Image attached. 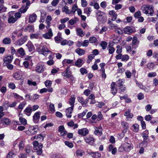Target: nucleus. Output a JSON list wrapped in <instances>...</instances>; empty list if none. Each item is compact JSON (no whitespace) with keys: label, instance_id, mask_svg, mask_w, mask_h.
<instances>
[{"label":"nucleus","instance_id":"052dcab7","mask_svg":"<svg viewBox=\"0 0 158 158\" xmlns=\"http://www.w3.org/2000/svg\"><path fill=\"white\" fill-rule=\"evenodd\" d=\"M47 91H49V90L47 88H43L40 90V93L42 94L46 92Z\"/></svg>","mask_w":158,"mask_h":158},{"label":"nucleus","instance_id":"ddd939ff","mask_svg":"<svg viewBox=\"0 0 158 158\" xmlns=\"http://www.w3.org/2000/svg\"><path fill=\"white\" fill-rule=\"evenodd\" d=\"M41 49L43 52L42 54L45 56H46L48 53L49 52V50L46 46H42Z\"/></svg>","mask_w":158,"mask_h":158},{"label":"nucleus","instance_id":"e433bc0d","mask_svg":"<svg viewBox=\"0 0 158 158\" xmlns=\"http://www.w3.org/2000/svg\"><path fill=\"white\" fill-rule=\"evenodd\" d=\"M107 44L105 41H102L100 44V45L102 47L103 49H105L106 48Z\"/></svg>","mask_w":158,"mask_h":158},{"label":"nucleus","instance_id":"bf43d9fd","mask_svg":"<svg viewBox=\"0 0 158 158\" xmlns=\"http://www.w3.org/2000/svg\"><path fill=\"white\" fill-rule=\"evenodd\" d=\"M25 104L26 103L25 102H23L22 103H21L18 106V108L19 109H22L25 106Z\"/></svg>","mask_w":158,"mask_h":158},{"label":"nucleus","instance_id":"9d476101","mask_svg":"<svg viewBox=\"0 0 158 158\" xmlns=\"http://www.w3.org/2000/svg\"><path fill=\"white\" fill-rule=\"evenodd\" d=\"M73 106H71L66 110V115L67 117L68 118H71V117L72 115L71 114L72 113V111L73 109Z\"/></svg>","mask_w":158,"mask_h":158},{"label":"nucleus","instance_id":"f3484780","mask_svg":"<svg viewBox=\"0 0 158 158\" xmlns=\"http://www.w3.org/2000/svg\"><path fill=\"white\" fill-rule=\"evenodd\" d=\"M124 31L125 33L129 34L132 33L133 30L130 27H127L124 29Z\"/></svg>","mask_w":158,"mask_h":158},{"label":"nucleus","instance_id":"4d7b16f0","mask_svg":"<svg viewBox=\"0 0 158 158\" xmlns=\"http://www.w3.org/2000/svg\"><path fill=\"white\" fill-rule=\"evenodd\" d=\"M129 57L127 55H124L122 56V60L123 61H127L129 59Z\"/></svg>","mask_w":158,"mask_h":158},{"label":"nucleus","instance_id":"4468645a","mask_svg":"<svg viewBox=\"0 0 158 158\" xmlns=\"http://www.w3.org/2000/svg\"><path fill=\"white\" fill-rule=\"evenodd\" d=\"M115 83L112 82L111 84V91L112 93L114 95H115L117 92V89L115 87Z\"/></svg>","mask_w":158,"mask_h":158},{"label":"nucleus","instance_id":"13d9d810","mask_svg":"<svg viewBox=\"0 0 158 158\" xmlns=\"http://www.w3.org/2000/svg\"><path fill=\"white\" fill-rule=\"evenodd\" d=\"M50 111H51L52 113H53L55 112V110L54 104H50Z\"/></svg>","mask_w":158,"mask_h":158},{"label":"nucleus","instance_id":"37998d69","mask_svg":"<svg viewBox=\"0 0 158 158\" xmlns=\"http://www.w3.org/2000/svg\"><path fill=\"white\" fill-rule=\"evenodd\" d=\"M109 52L110 54H112L115 51V49L112 47H109L108 48Z\"/></svg>","mask_w":158,"mask_h":158},{"label":"nucleus","instance_id":"a878e982","mask_svg":"<svg viewBox=\"0 0 158 158\" xmlns=\"http://www.w3.org/2000/svg\"><path fill=\"white\" fill-rule=\"evenodd\" d=\"M78 7L77 6L76 4H74L72 6L71 10L70 11V14L73 13L74 14L76 11Z\"/></svg>","mask_w":158,"mask_h":158},{"label":"nucleus","instance_id":"9b49d317","mask_svg":"<svg viewBox=\"0 0 158 158\" xmlns=\"http://www.w3.org/2000/svg\"><path fill=\"white\" fill-rule=\"evenodd\" d=\"M123 146V148H124V150L127 152L129 151L131 148V145L130 143H125Z\"/></svg>","mask_w":158,"mask_h":158},{"label":"nucleus","instance_id":"aec40b11","mask_svg":"<svg viewBox=\"0 0 158 158\" xmlns=\"http://www.w3.org/2000/svg\"><path fill=\"white\" fill-rule=\"evenodd\" d=\"M41 112L40 111L36 112L33 116V118L34 122L35 120H37L40 119V115Z\"/></svg>","mask_w":158,"mask_h":158},{"label":"nucleus","instance_id":"6e6d98bb","mask_svg":"<svg viewBox=\"0 0 158 158\" xmlns=\"http://www.w3.org/2000/svg\"><path fill=\"white\" fill-rule=\"evenodd\" d=\"M59 0H53L51 3V4L53 6H56L58 3Z\"/></svg>","mask_w":158,"mask_h":158},{"label":"nucleus","instance_id":"680f3d73","mask_svg":"<svg viewBox=\"0 0 158 158\" xmlns=\"http://www.w3.org/2000/svg\"><path fill=\"white\" fill-rule=\"evenodd\" d=\"M20 12H16L15 14V18H16L17 19V20L18 19L21 17V15Z\"/></svg>","mask_w":158,"mask_h":158},{"label":"nucleus","instance_id":"5701e85b","mask_svg":"<svg viewBox=\"0 0 158 158\" xmlns=\"http://www.w3.org/2000/svg\"><path fill=\"white\" fill-rule=\"evenodd\" d=\"M67 125L70 127H74L73 129H75L78 127V125L77 124H74L73 122L70 121L68 123Z\"/></svg>","mask_w":158,"mask_h":158},{"label":"nucleus","instance_id":"c03bdc74","mask_svg":"<svg viewBox=\"0 0 158 158\" xmlns=\"http://www.w3.org/2000/svg\"><path fill=\"white\" fill-rule=\"evenodd\" d=\"M84 154V152H82L80 150H77L76 151V154L77 156H82Z\"/></svg>","mask_w":158,"mask_h":158},{"label":"nucleus","instance_id":"58836bf2","mask_svg":"<svg viewBox=\"0 0 158 158\" xmlns=\"http://www.w3.org/2000/svg\"><path fill=\"white\" fill-rule=\"evenodd\" d=\"M89 41L91 43H94L97 42V40L95 37H92L89 38Z\"/></svg>","mask_w":158,"mask_h":158},{"label":"nucleus","instance_id":"338daca9","mask_svg":"<svg viewBox=\"0 0 158 158\" xmlns=\"http://www.w3.org/2000/svg\"><path fill=\"white\" fill-rule=\"evenodd\" d=\"M152 117L150 115H146L145 117V119L147 121H150L152 119Z\"/></svg>","mask_w":158,"mask_h":158},{"label":"nucleus","instance_id":"f257e3e1","mask_svg":"<svg viewBox=\"0 0 158 158\" xmlns=\"http://www.w3.org/2000/svg\"><path fill=\"white\" fill-rule=\"evenodd\" d=\"M33 144L34 150L36 151V152L38 155H40L42 152V144L39 143L37 141H35L33 142Z\"/></svg>","mask_w":158,"mask_h":158},{"label":"nucleus","instance_id":"ea45409f","mask_svg":"<svg viewBox=\"0 0 158 158\" xmlns=\"http://www.w3.org/2000/svg\"><path fill=\"white\" fill-rule=\"evenodd\" d=\"M92 11L91 8H86L84 9V13L88 14H89Z\"/></svg>","mask_w":158,"mask_h":158},{"label":"nucleus","instance_id":"f8f14e48","mask_svg":"<svg viewBox=\"0 0 158 158\" xmlns=\"http://www.w3.org/2000/svg\"><path fill=\"white\" fill-rule=\"evenodd\" d=\"M35 71L38 73H42L44 71L43 66L42 65L38 64L36 67Z\"/></svg>","mask_w":158,"mask_h":158},{"label":"nucleus","instance_id":"c85d7f7f","mask_svg":"<svg viewBox=\"0 0 158 158\" xmlns=\"http://www.w3.org/2000/svg\"><path fill=\"white\" fill-rule=\"evenodd\" d=\"M62 11L63 12H65L67 14H70V11L68 9V6H66L62 7Z\"/></svg>","mask_w":158,"mask_h":158},{"label":"nucleus","instance_id":"a18cd8bd","mask_svg":"<svg viewBox=\"0 0 158 158\" xmlns=\"http://www.w3.org/2000/svg\"><path fill=\"white\" fill-rule=\"evenodd\" d=\"M124 80L123 79H119L117 81V83L118 85V86H121L123 85V83Z\"/></svg>","mask_w":158,"mask_h":158},{"label":"nucleus","instance_id":"2eb2a0df","mask_svg":"<svg viewBox=\"0 0 158 158\" xmlns=\"http://www.w3.org/2000/svg\"><path fill=\"white\" fill-rule=\"evenodd\" d=\"M62 75L67 77H69L71 76L70 72L69 71V68L68 67L65 71H64L62 73Z\"/></svg>","mask_w":158,"mask_h":158},{"label":"nucleus","instance_id":"c756f323","mask_svg":"<svg viewBox=\"0 0 158 158\" xmlns=\"http://www.w3.org/2000/svg\"><path fill=\"white\" fill-rule=\"evenodd\" d=\"M83 61V60L81 59H79L75 63V65L76 66L79 67L81 66L82 64L81 63Z\"/></svg>","mask_w":158,"mask_h":158},{"label":"nucleus","instance_id":"473e14b6","mask_svg":"<svg viewBox=\"0 0 158 158\" xmlns=\"http://www.w3.org/2000/svg\"><path fill=\"white\" fill-rule=\"evenodd\" d=\"M19 120L20 123L23 125H25L27 124L26 120L22 117H20L19 118Z\"/></svg>","mask_w":158,"mask_h":158},{"label":"nucleus","instance_id":"7ed1b4c3","mask_svg":"<svg viewBox=\"0 0 158 158\" xmlns=\"http://www.w3.org/2000/svg\"><path fill=\"white\" fill-rule=\"evenodd\" d=\"M46 22L47 23V25L46 27L48 29V32L44 34L43 36L46 39H49V16H48L47 18Z\"/></svg>","mask_w":158,"mask_h":158},{"label":"nucleus","instance_id":"412c9836","mask_svg":"<svg viewBox=\"0 0 158 158\" xmlns=\"http://www.w3.org/2000/svg\"><path fill=\"white\" fill-rule=\"evenodd\" d=\"M17 21V19L14 18L13 16H10L8 19V21L9 23H15Z\"/></svg>","mask_w":158,"mask_h":158},{"label":"nucleus","instance_id":"f03ea898","mask_svg":"<svg viewBox=\"0 0 158 158\" xmlns=\"http://www.w3.org/2000/svg\"><path fill=\"white\" fill-rule=\"evenodd\" d=\"M141 9L143 12L146 15H152L154 12L152 7L148 5H143L141 7Z\"/></svg>","mask_w":158,"mask_h":158},{"label":"nucleus","instance_id":"72a5a7b5","mask_svg":"<svg viewBox=\"0 0 158 158\" xmlns=\"http://www.w3.org/2000/svg\"><path fill=\"white\" fill-rule=\"evenodd\" d=\"M75 98L74 97H72L69 100V103L71 106H74Z\"/></svg>","mask_w":158,"mask_h":158},{"label":"nucleus","instance_id":"de8ad7c7","mask_svg":"<svg viewBox=\"0 0 158 158\" xmlns=\"http://www.w3.org/2000/svg\"><path fill=\"white\" fill-rule=\"evenodd\" d=\"M109 28L113 29H116L117 28V26L115 25V24L113 23H110L109 26Z\"/></svg>","mask_w":158,"mask_h":158},{"label":"nucleus","instance_id":"7c9ffc66","mask_svg":"<svg viewBox=\"0 0 158 158\" xmlns=\"http://www.w3.org/2000/svg\"><path fill=\"white\" fill-rule=\"evenodd\" d=\"M77 99L78 102H81L83 106L85 105L87 103V102H85V101H83V98L82 97H78L77 98Z\"/></svg>","mask_w":158,"mask_h":158},{"label":"nucleus","instance_id":"2f4dec72","mask_svg":"<svg viewBox=\"0 0 158 158\" xmlns=\"http://www.w3.org/2000/svg\"><path fill=\"white\" fill-rule=\"evenodd\" d=\"M3 43L5 44H9L11 43V40L9 38H6L3 40Z\"/></svg>","mask_w":158,"mask_h":158},{"label":"nucleus","instance_id":"e2e57ef3","mask_svg":"<svg viewBox=\"0 0 158 158\" xmlns=\"http://www.w3.org/2000/svg\"><path fill=\"white\" fill-rule=\"evenodd\" d=\"M125 74L127 78L131 77V73L128 70L126 71Z\"/></svg>","mask_w":158,"mask_h":158},{"label":"nucleus","instance_id":"8fccbe9b","mask_svg":"<svg viewBox=\"0 0 158 158\" xmlns=\"http://www.w3.org/2000/svg\"><path fill=\"white\" fill-rule=\"evenodd\" d=\"M154 67V64L152 63H151L148 64L147 65V68L151 70Z\"/></svg>","mask_w":158,"mask_h":158},{"label":"nucleus","instance_id":"cd10ccee","mask_svg":"<svg viewBox=\"0 0 158 158\" xmlns=\"http://www.w3.org/2000/svg\"><path fill=\"white\" fill-rule=\"evenodd\" d=\"M77 32L78 35L80 36H83L85 34V33L83 32L81 29L80 28L77 29Z\"/></svg>","mask_w":158,"mask_h":158},{"label":"nucleus","instance_id":"423d86ee","mask_svg":"<svg viewBox=\"0 0 158 158\" xmlns=\"http://www.w3.org/2000/svg\"><path fill=\"white\" fill-rule=\"evenodd\" d=\"M37 17L35 13L31 14L29 18V22L31 23L34 22L36 20Z\"/></svg>","mask_w":158,"mask_h":158},{"label":"nucleus","instance_id":"5fc2aeb1","mask_svg":"<svg viewBox=\"0 0 158 158\" xmlns=\"http://www.w3.org/2000/svg\"><path fill=\"white\" fill-rule=\"evenodd\" d=\"M9 87L12 89H14L15 88V86L14 83L10 82L8 84Z\"/></svg>","mask_w":158,"mask_h":158},{"label":"nucleus","instance_id":"dca6fc26","mask_svg":"<svg viewBox=\"0 0 158 158\" xmlns=\"http://www.w3.org/2000/svg\"><path fill=\"white\" fill-rule=\"evenodd\" d=\"M1 123H4L6 125H9L10 124L11 122L10 120L7 118H3L1 120Z\"/></svg>","mask_w":158,"mask_h":158},{"label":"nucleus","instance_id":"20e7f679","mask_svg":"<svg viewBox=\"0 0 158 158\" xmlns=\"http://www.w3.org/2000/svg\"><path fill=\"white\" fill-rule=\"evenodd\" d=\"M89 133V131L86 128H83L79 130L78 131V134L83 136H85Z\"/></svg>","mask_w":158,"mask_h":158},{"label":"nucleus","instance_id":"79ce46f5","mask_svg":"<svg viewBox=\"0 0 158 158\" xmlns=\"http://www.w3.org/2000/svg\"><path fill=\"white\" fill-rule=\"evenodd\" d=\"M64 143L65 144L69 147L70 148L73 147V144L72 143L67 141H65Z\"/></svg>","mask_w":158,"mask_h":158},{"label":"nucleus","instance_id":"b1692460","mask_svg":"<svg viewBox=\"0 0 158 158\" xmlns=\"http://www.w3.org/2000/svg\"><path fill=\"white\" fill-rule=\"evenodd\" d=\"M32 109L31 107H27L24 110V111L26 113V114L28 116H29L31 113Z\"/></svg>","mask_w":158,"mask_h":158},{"label":"nucleus","instance_id":"a211bd4d","mask_svg":"<svg viewBox=\"0 0 158 158\" xmlns=\"http://www.w3.org/2000/svg\"><path fill=\"white\" fill-rule=\"evenodd\" d=\"M109 14L110 15L113 16L111 19L112 20L114 21L115 20L117 17V15L115 14V11L114 10L110 11Z\"/></svg>","mask_w":158,"mask_h":158},{"label":"nucleus","instance_id":"f704fd0d","mask_svg":"<svg viewBox=\"0 0 158 158\" xmlns=\"http://www.w3.org/2000/svg\"><path fill=\"white\" fill-rule=\"evenodd\" d=\"M3 65L4 66H6L9 69L11 70L13 69V65L10 63H3Z\"/></svg>","mask_w":158,"mask_h":158},{"label":"nucleus","instance_id":"bb28decb","mask_svg":"<svg viewBox=\"0 0 158 158\" xmlns=\"http://www.w3.org/2000/svg\"><path fill=\"white\" fill-rule=\"evenodd\" d=\"M28 8V7L23 6L22 8L19 9V11L21 13H24L27 11Z\"/></svg>","mask_w":158,"mask_h":158},{"label":"nucleus","instance_id":"69168bd1","mask_svg":"<svg viewBox=\"0 0 158 158\" xmlns=\"http://www.w3.org/2000/svg\"><path fill=\"white\" fill-rule=\"evenodd\" d=\"M81 5L83 7H85L86 6L87 4V2L85 0H81Z\"/></svg>","mask_w":158,"mask_h":158},{"label":"nucleus","instance_id":"c9c22d12","mask_svg":"<svg viewBox=\"0 0 158 158\" xmlns=\"http://www.w3.org/2000/svg\"><path fill=\"white\" fill-rule=\"evenodd\" d=\"M14 77L17 80H20L21 77L19 74L17 73H15L13 75Z\"/></svg>","mask_w":158,"mask_h":158},{"label":"nucleus","instance_id":"864d4df0","mask_svg":"<svg viewBox=\"0 0 158 158\" xmlns=\"http://www.w3.org/2000/svg\"><path fill=\"white\" fill-rule=\"evenodd\" d=\"M27 84L29 85H32L33 86H35L37 84L36 82L35 81H32L30 80H27Z\"/></svg>","mask_w":158,"mask_h":158},{"label":"nucleus","instance_id":"1a4fd4ad","mask_svg":"<svg viewBox=\"0 0 158 158\" xmlns=\"http://www.w3.org/2000/svg\"><path fill=\"white\" fill-rule=\"evenodd\" d=\"M26 46L28 48L29 51L30 52L34 51L35 49L31 41L28 42L27 44L26 45Z\"/></svg>","mask_w":158,"mask_h":158},{"label":"nucleus","instance_id":"603ef678","mask_svg":"<svg viewBox=\"0 0 158 158\" xmlns=\"http://www.w3.org/2000/svg\"><path fill=\"white\" fill-rule=\"evenodd\" d=\"M115 31L118 34H122L123 33L122 30L119 28L118 27H117V28L115 29Z\"/></svg>","mask_w":158,"mask_h":158},{"label":"nucleus","instance_id":"4c0bfd02","mask_svg":"<svg viewBox=\"0 0 158 158\" xmlns=\"http://www.w3.org/2000/svg\"><path fill=\"white\" fill-rule=\"evenodd\" d=\"M18 52L22 56H24L25 54V53L23 49L22 48H20L18 50Z\"/></svg>","mask_w":158,"mask_h":158},{"label":"nucleus","instance_id":"393cba45","mask_svg":"<svg viewBox=\"0 0 158 158\" xmlns=\"http://www.w3.org/2000/svg\"><path fill=\"white\" fill-rule=\"evenodd\" d=\"M121 125L123 126V127L124 128V130L123 131V132H126V130L128 128V124L127 123L123 122L121 123Z\"/></svg>","mask_w":158,"mask_h":158},{"label":"nucleus","instance_id":"6ab92c4d","mask_svg":"<svg viewBox=\"0 0 158 158\" xmlns=\"http://www.w3.org/2000/svg\"><path fill=\"white\" fill-rule=\"evenodd\" d=\"M3 3V0H0V13L5 11L6 10V8L4 7V6L2 5Z\"/></svg>","mask_w":158,"mask_h":158},{"label":"nucleus","instance_id":"0e129e2a","mask_svg":"<svg viewBox=\"0 0 158 158\" xmlns=\"http://www.w3.org/2000/svg\"><path fill=\"white\" fill-rule=\"evenodd\" d=\"M140 15L141 13L139 11L136 12L134 15V17L136 18H138Z\"/></svg>","mask_w":158,"mask_h":158},{"label":"nucleus","instance_id":"4be33fe9","mask_svg":"<svg viewBox=\"0 0 158 158\" xmlns=\"http://www.w3.org/2000/svg\"><path fill=\"white\" fill-rule=\"evenodd\" d=\"M76 52L79 55H84L85 53V51L84 50L78 48L76 50Z\"/></svg>","mask_w":158,"mask_h":158},{"label":"nucleus","instance_id":"49530a36","mask_svg":"<svg viewBox=\"0 0 158 158\" xmlns=\"http://www.w3.org/2000/svg\"><path fill=\"white\" fill-rule=\"evenodd\" d=\"M133 127H134L133 131H134L137 132L138 131L139 125L137 124H135L133 125Z\"/></svg>","mask_w":158,"mask_h":158},{"label":"nucleus","instance_id":"09e8293b","mask_svg":"<svg viewBox=\"0 0 158 158\" xmlns=\"http://www.w3.org/2000/svg\"><path fill=\"white\" fill-rule=\"evenodd\" d=\"M117 50H116V52L117 53H120L122 52V47L119 45L117 46Z\"/></svg>","mask_w":158,"mask_h":158},{"label":"nucleus","instance_id":"0eeeda50","mask_svg":"<svg viewBox=\"0 0 158 158\" xmlns=\"http://www.w3.org/2000/svg\"><path fill=\"white\" fill-rule=\"evenodd\" d=\"M85 142L90 145H92L93 144L94 142V138L90 136H88L84 138Z\"/></svg>","mask_w":158,"mask_h":158},{"label":"nucleus","instance_id":"a19ab883","mask_svg":"<svg viewBox=\"0 0 158 158\" xmlns=\"http://www.w3.org/2000/svg\"><path fill=\"white\" fill-rule=\"evenodd\" d=\"M39 34H33L31 35V39H37L39 37Z\"/></svg>","mask_w":158,"mask_h":158},{"label":"nucleus","instance_id":"39448f33","mask_svg":"<svg viewBox=\"0 0 158 158\" xmlns=\"http://www.w3.org/2000/svg\"><path fill=\"white\" fill-rule=\"evenodd\" d=\"M13 58V57L12 55L6 56L3 58V63H10L12 61Z\"/></svg>","mask_w":158,"mask_h":158},{"label":"nucleus","instance_id":"774afa93","mask_svg":"<svg viewBox=\"0 0 158 158\" xmlns=\"http://www.w3.org/2000/svg\"><path fill=\"white\" fill-rule=\"evenodd\" d=\"M80 72L83 75L84 74H86L87 73V70L83 68H81L80 69Z\"/></svg>","mask_w":158,"mask_h":158},{"label":"nucleus","instance_id":"3c124183","mask_svg":"<svg viewBox=\"0 0 158 158\" xmlns=\"http://www.w3.org/2000/svg\"><path fill=\"white\" fill-rule=\"evenodd\" d=\"M14 155L15 154L12 152H10L8 154L7 158H12Z\"/></svg>","mask_w":158,"mask_h":158},{"label":"nucleus","instance_id":"6e6552de","mask_svg":"<svg viewBox=\"0 0 158 158\" xmlns=\"http://www.w3.org/2000/svg\"><path fill=\"white\" fill-rule=\"evenodd\" d=\"M27 36H25L18 40L17 41V44L19 45H21L23 44L27 40Z\"/></svg>","mask_w":158,"mask_h":158}]
</instances>
